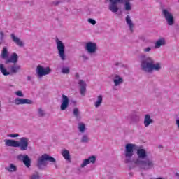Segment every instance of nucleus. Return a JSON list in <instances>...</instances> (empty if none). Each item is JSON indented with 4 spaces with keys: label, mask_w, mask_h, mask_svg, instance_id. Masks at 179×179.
Listing matches in <instances>:
<instances>
[{
    "label": "nucleus",
    "mask_w": 179,
    "mask_h": 179,
    "mask_svg": "<svg viewBox=\"0 0 179 179\" xmlns=\"http://www.w3.org/2000/svg\"><path fill=\"white\" fill-rule=\"evenodd\" d=\"M136 150L137 159L134 160V164L138 166L142 170L148 171L155 169V161L148 156V151L142 147H138L136 144L127 143L124 149V163L128 164L132 162L134 150Z\"/></svg>",
    "instance_id": "1"
},
{
    "label": "nucleus",
    "mask_w": 179,
    "mask_h": 179,
    "mask_svg": "<svg viewBox=\"0 0 179 179\" xmlns=\"http://www.w3.org/2000/svg\"><path fill=\"white\" fill-rule=\"evenodd\" d=\"M140 61L141 71L145 73H152L155 71V72H160L162 69V64L155 62V59L151 57L141 55Z\"/></svg>",
    "instance_id": "2"
},
{
    "label": "nucleus",
    "mask_w": 179,
    "mask_h": 179,
    "mask_svg": "<svg viewBox=\"0 0 179 179\" xmlns=\"http://www.w3.org/2000/svg\"><path fill=\"white\" fill-rule=\"evenodd\" d=\"M17 61H19V56L16 53H13L9 59H7L5 61V64L6 65H8V64H13L8 67L10 71H8L3 64H0V71L1 73H3L4 76L17 73V72L22 69V66L19 64H17Z\"/></svg>",
    "instance_id": "3"
},
{
    "label": "nucleus",
    "mask_w": 179,
    "mask_h": 179,
    "mask_svg": "<svg viewBox=\"0 0 179 179\" xmlns=\"http://www.w3.org/2000/svg\"><path fill=\"white\" fill-rule=\"evenodd\" d=\"M5 145L10 146L11 148H20V150L24 152L27 150L29 148V138L26 137H22L20 138V141L12 139H5Z\"/></svg>",
    "instance_id": "4"
},
{
    "label": "nucleus",
    "mask_w": 179,
    "mask_h": 179,
    "mask_svg": "<svg viewBox=\"0 0 179 179\" xmlns=\"http://www.w3.org/2000/svg\"><path fill=\"white\" fill-rule=\"evenodd\" d=\"M112 4H109L108 9L113 13H117L118 10H120V8H118V3L120 5H124V10L126 12H129V10H132V5L131 4L130 0H110Z\"/></svg>",
    "instance_id": "5"
},
{
    "label": "nucleus",
    "mask_w": 179,
    "mask_h": 179,
    "mask_svg": "<svg viewBox=\"0 0 179 179\" xmlns=\"http://www.w3.org/2000/svg\"><path fill=\"white\" fill-rule=\"evenodd\" d=\"M48 162H50V163H54L55 169H58L57 160L53 157L48 155V154H43L38 158L36 162V167H38L39 170H44V169H45V166L48 164Z\"/></svg>",
    "instance_id": "6"
},
{
    "label": "nucleus",
    "mask_w": 179,
    "mask_h": 179,
    "mask_svg": "<svg viewBox=\"0 0 179 179\" xmlns=\"http://www.w3.org/2000/svg\"><path fill=\"white\" fill-rule=\"evenodd\" d=\"M56 41L59 57H60L62 61H65V59H66V55H65V45H64L62 41L58 39Z\"/></svg>",
    "instance_id": "7"
},
{
    "label": "nucleus",
    "mask_w": 179,
    "mask_h": 179,
    "mask_svg": "<svg viewBox=\"0 0 179 179\" xmlns=\"http://www.w3.org/2000/svg\"><path fill=\"white\" fill-rule=\"evenodd\" d=\"M36 73L38 78H43V76L51 73V69L50 67L44 68L41 65H38L36 67Z\"/></svg>",
    "instance_id": "8"
},
{
    "label": "nucleus",
    "mask_w": 179,
    "mask_h": 179,
    "mask_svg": "<svg viewBox=\"0 0 179 179\" xmlns=\"http://www.w3.org/2000/svg\"><path fill=\"white\" fill-rule=\"evenodd\" d=\"M162 15L165 17L168 26H174V16L171 13L168 11L167 9H164L162 10Z\"/></svg>",
    "instance_id": "9"
},
{
    "label": "nucleus",
    "mask_w": 179,
    "mask_h": 179,
    "mask_svg": "<svg viewBox=\"0 0 179 179\" xmlns=\"http://www.w3.org/2000/svg\"><path fill=\"white\" fill-rule=\"evenodd\" d=\"M17 160H20V162H22L24 166L27 167V169L31 166V159L29 155H23L20 154L17 156Z\"/></svg>",
    "instance_id": "10"
},
{
    "label": "nucleus",
    "mask_w": 179,
    "mask_h": 179,
    "mask_svg": "<svg viewBox=\"0 0 179 179\" xmlns=\"http://www.w3.org/2000/svg\"><path fill=\"white\" fill-rule=\"evenodd\" d=\"M85 50L88 54H96L97 52V43L88 42L85 45Z\"/></svg>",
    "instance_id": "11"
},
{
    "label": "nucleus",
    "mask_w": 179,
    "mask_h": 179,
    "mask_svg": "<svg viewBox=\"0 0 179 179\" xmlns=\"http://www.w3.org/2000/svg\"><path fill=\"white\" fill-rule=\"evenodd\" d=\"M62 103L60 106V110L62 111H65V110H66L69 106V98H68V96H66L64 94L62 95Z\"/></svg>",
    "instance_id": "12"
},
{
    "label": "nucleus",
    "mask_w": 179,
    "mask_h": 179,
    "mask_svg": "<svg viewBox=\"0 0 179 179\" xmlns=\"http://www.w3.org/2000/svg\"><path fill=\"white\" fill-rule=\"evenodd\" d=\"M14 104H15L16 106H20V104H33V101L24 98H16L14 100Z\"/></svg>",
    "instance_id": "13"
},
{
    "label": "nucleus",
    "mask_w": 179,
    "mask_h": 179,
    "mask_svg": "<svg viewBox=\"0 0 179 179\" xmlns=\"http://www.w3.org/2000/svg\"><path fill=\"white\" fill-rule=\"evenodd\" d=\"M96 159L97 158L94 155L90 156L88 159H84L80 167L83 169L85 166H87V164H90V163H92V164H94V163H96Z\"/></svg>",
    "instance_id": "14"
},
{
    "label": "nucleus",
    "mask_w": 179,
    "mask_h": 179,
    "mask_svg": "<svg viewBox=\"0 0 179 179\" xmlns=\"http://www.w3.org/2000/svg\"><path fill=\"white\" fill-rule=\"evenodd\" d=\"M115 86H120L124 83V79L122 78L118 74H113L111 76Z\"/></svg>",
    "instance_id": "15"
},
{
    "label": "nucleus",
    "mask_w": 179,
    "mask_h": 179,
    "mask_svg": "<svg viewBox=\"0 0 179 179\" xmlns=\"http://www.w3.org/2000/svg\"><path fill=\"white\" fill-rule=\"evenodd\" d=\"M11 40L15 43L18 47H24V43H23V41L20 40L15 34H10Z\"/></svg>",
    "instance_id": "16"
},
{
    "label": "nucleus",
    "mask_w": 179,
    "mask_h": 179,
    "mask_svg": "<svg viewBox=\"0 0 179 179\" xmlns=\"http://www.w3.org/2000/svg\"><path fill=\"white\" fill-rule=\"evenodd\" d=\"M78 85L80 86V93L81 96H85L86 94V82L83 80H80L78 82Z\"/></svg>",
    "instance_id": "17"
},
{
    "label": "nucleus",
    "mask_w": 179,
    "mask_h": 179,
    "mask_svg": "<svg viewBox=\"0 0 179 179\" xmlns=\"http://www.w3.org/2000/svg\"><path fill=\"white\" fill-rule=\"evenodd\" d=\"M154 123H155V120H153V119L150 118V115H149V114L145 115L144 127H145V128H148V127H149V125H150V124H154Z\"/></svg>",
    "instance_id": "18"
},
{
    "label": "nucleus",
    "mask_w": 179,
    "mask_h": 179,
    "mask_svg": "<svg viewBox=\"0 0 179 179\" xmlns=\"http://www.w3.org/2000/svg\"><path fill=\"white\" fill-rule=\"evenodd\" d=\"M125 20L130 31H131V33L134 32V28L135 27V24L132 22V20H131V17L129 15H127Z\"/></svg>",
    "instance_id": "19"
},
{
    "label": "nucleus",
    "mask_w": 179,
    "mask_h": 179,
    "mask_svg": "<svg viewBox=\"0 0 179 179\" xmlns=\"http://www.w3.org/2000/svg\"><path fill=\"white\" fill-rule=\"evenodd\" d=\"M166 45V39L161 38L155 42V48H160Z\"/></svg>",
    "instance_id": "20"
},
{
    "label": "nucleus",
    "mask_w": 179,
    "mask_h": 179,
    "mask_svg": "<svg viewBox=\"0 0 179 179\" xmlns=\"http://www.w3.org/2000/svg\"><path fill=\"white\" fill-rule=\"evenodd\" d=\"M1 57L2 59H9V52L8 51V48L6 46L3 48L1 51Z\"/></svg>",
    "instance_id": "21"
},
{
    "label": "nucleus",
    "mask_w": 179,
    "mask_h": 179,
    "mask_svg": "<svg viewBox=\"0 0 179 179\" xmlns=\"http://www.w3.org/2000/svg\"><path fill=\"white\" fill-rule=\"evenodd\" d=\"M103 103V95H99L97 96L96 101L94 102L95 108H99Z\"/></svg>",
    "instance_id": "22"
},
{
    "label": "nucleus",
    "mask_w": 179,
    "mask_h": 179,
    "mask_svg": "<svg viewBox=\"0 0 179 179\" xmlns=\"http://www.w3.org/2000/svg\"><path fill=\"white\" fill-rule=\"evenodd\" d=\"M62 155L65 160L71 162V155H69V151L68 150H63L62 151Z\"/></svg>",
    "instance_id": "23"
},
{
    "label": "nucleus",
    "mask_w": 179,
    "mask_h": 179,
    "mask_svg": "<svg viewBox=\"0 0 179 179\" xmlns=\"http://www.w3.org/2000/svg\"><path fill=\"white\" fill-rule=\"evenodd\" d=\"M73 114L74 117H76L77 121H80V120H82V117H80V112H79V109L78 108H75L73 109Z\"/></svg>",
    "instance_id": "24"
},
{
    "label": "nucleus",
    "mask_w": 179,
    "mask_h": 179,
    "mask_svg": "<svg viewBox=\"0 0 179 179\" xmlns=\"http://www.w3.org/2000/svg\"><path fill=\"white\" fill-rule=\"evenodd\" d=\"M78 129L81 134H85L86 131V125H85V123H78Z\"/></svg>",
    "instance_id": "25"
},
{
    "label": "nucleus",
    "mask_w": 179,
    "mask_h": 179,
    "mask_svg": "<svg viewBox=\"0 0 179 179\" xmlns=\"http://www.w3.org/2000/svg\"><path fill=\"white\" fill-rule=\"evenodd\" d=\"M61 72L63 73V75H69L71 69L68 66H63L62 68Z\"/></svg>",
    "instance_id": "26"
},
{
    "label": "nucleus",
    "mask_w": 179,
    "mask_h": 179,
    "mask_svg": "<svg viewBox=\"0 0 179 179\" xmlns=\"http://www.w3.org/2000/svg\"><path fill=\"white\" fill-rule=\"evenodd\" d=\"M6 170H8V171H10V173H12L13 171H16L17 168H16V166H15L13 164H10L8 168H6Z\"/></svg>",
    "instance_id": "27"
},
{
    "label": "nucleus",
    "mask_w": 179,
    "mask_h": 179,
    "mask_svg": "<svg viewBox=\"0 0 179 179\" xmlns=\"http://www.w3.org/2000/svg\"><path fill=\"white\" fill-rule=\"evenodd\" d=\"M131 120H133L134 122H139V121H141V117H139V115L134 114L132 115Z\"/></svg>",
    "instance_id": "28"
},
{
    "label": "nucleus",
    "mask_w": 179,
    "mask_h": 179,
    "mask_svg": "<svg viewBox=\"0 0 179 179\" xmlns=\"http://www.w3.org/2000/svg\"><path fill=\"white\" fill-rule=\"evenodd\" d=\"M38 117H44V115H45V112H44L43 108H38Z\"/></svg>",
    "instance_id": "29"
},
{
    "label": "nucleus",
    "mask_w": 179,
    "mask_h": 179,
    "mask_svg": "<svg viewBox=\"0 0 179 179\" xmlns=\"http://www.w3.org/2000/svg\"><path fill=\"white\" fill-rule=\"evenodd\" d=\"M82 143H87L89 142V136L87 135H83L81 138Z\"/></svg>",
    "instance_id": "30"
},
{
    "label": "nucleus",
    "mask_w": 179,
    "mask_h": 179,
    "mask_svg": "<svg viewBox=\"0 0 179 179\" xmlns=\"http://www.w3.org/2000/svg\"><path fill=\"white\" fill-rule=\"evenodd\" d=\"M30 179H40V173H38V172H36L35 173H33L30 176Z\"/></svg>",
    "instance_id": "31"
},
{
    "label": "nucleus",
    "mask_w": 179,
    "mask_h": 179,
    "mask_svg": "<svg viewBox=\"0 0 179 179\" xmlns=\"http://www.w3.org/2000/svg\"><path fill=\"white\" fill-rule=\"evenodd\" d=\"M15 94H16V96L18 97H24V94H23V92L20 90L15 92Z\"/></svg>",
    "instance_id": "32"
},
{
    "label": "nucleus",
    "mask_w": 179,
    "mask_h": 179,
    "mask_svg": "<svg viewBox=\"0 0 179 179\" xmlns=\"http://www.w3.org/2000/svg\"><path fill=\"white\" fill-rule=\"evenodd\" d=\"M10 138H19L20 135L19 134H10L8 135Z\"/></svg>",
    "instance_id": "33"
},
{
    "label": "nucleus",
    "mask_w": 179,
    "mask_h": 179,
    "mask_svg": "<svg viewBox=\"0 0 179 179\" xmlns=\"http://www.w3.org/2000/svg\"><path fill=\"white\" fill-rule=\"evenodd\" d=\"M88 22L90 23L91 24H92L93 26H94V24H96V20H94L92 18L88 19Z\"/></svg>",
    "instance_id": "34"
},
{
    "label": "nucleus",
    "mask_w": 179,
    "mask_h": 179,
    "mask_svg": "<svg viewBox=\"0 0 179 179\" xmlns=\"http://www.w3.org/2000/svg\"><path fill=\"white\" fill-rule=\"evenodd\" d=\"M143 51L145 52H150V51H152V48L150 47H147L143 49Z\"/></svg>",
    "instance_id": "35"
},
{
    "label": "nucleus",
    "mask_w": 179,
    "mask_h": 179,
    "mask_svg": "<svg viewBox=\"0 0 179 179\" xmlns=\"http://www.w3.org/2000/svg\"><path fill=\"white\" fill-rule=\"evenodd\" d=\"M82 58L84 61H89V57H87L86 55H83Z\"/></svg>",
    "instance_id": "36"
},
{
    "label": "nucleus",
    "mask_w": 179,
    "mask_h": 179,
    "mask_svg": "<svg viewBox=\"0 0 179 179\" xmlns=\"http://www.w3.org/2000/svg\"><path fill=\"white\" fill-rule=\"evenodd\" d=\"M0 40H3V36H4V34H3V32H0Z\"/></svg>",
    "instance_id": "37"
},
{
    "label": "nucleus",
    "mask_w": 179,
    "mask_h": 179,
    "mask_svg": "<svg viewBox=\"0 0 179 179\" xmlns=\"http://www.w3.org/2000/svg\"><path fill=\"white\" fill-rule=\"evenodd\" d=\"M75 76H76V79H79V73H76Z\"/></svg>",
    "instance_id": "38"
},
{
    "label": "nucleus",
    "mask_w": 179,
    "mask_h": 179,
    "mask_svg": "<svg viewBox=\"0 0 179 179\" xmlns=\"http://www.w3.org/2000/svg\"><path fill=\"white\" fill-rule=\"evenodd\" d=\"M54 5L57 6V5H59V1H55L53 3Z\"/></svg>",
    "instance_id": "39"
},
{
    "label": "nucleus",
    "mask_w": 179,
    "mask_h": 179,
    "mask_svg": "<svg viewBox=\"0 0 179 179\" xmlns=\"http://www.w3.org/2000/svg\"><path fill=\"white\" fill-rule=\"evenodd\" d=\"M27 80L29 81L31 80V77H30V76H27Z\"/></svg>",
    "instance_id": "40"
},
{
    "label": "nucleus",
    "mask_w": 179,
    "mask_h": 179,
    "mask_svg": "<svg viewBox=\"0 0 179 179\" xmlns=\"http://www.w3.org/2000/svg\"><path fill=\"white\" fill-rule=\"evenodd\" d=\"M159 149H163V145H159Z\"/></svg>",
    "instance_id": "41"
},
{
    "label": "nucleus",
    "mask_w": 179,
    "mask_h": 179,
    "mask_svg": "<svg viewBox=\"0 0 179 179\" xmlns=\"http://www.w3.org/2000/svg\"><path fill=\"white\" fill-rule=\"evenodd\" d=\"M176 177H178V178H179V173H176Z\"/></svg>",
    "instance_id": "42"
},
{
    "label": "nucleus",
    "mask_w": 179,
    "mask_h": 179,
    "mask_svg": "<svg viewBox=\"0 0 179 179\" xmlns=\"http://www.w3.org/2000/svg\"><path fill=\"white\" fill-rule=\"evenodd\" d=\"M115 65L117 66V65H118V63H116Z\"/></svg>",
    "instance_id": "43"
},
{
    "label": "nucleus",
    "mask_w": 179,
    "mask_h": 179,
    "mask_svg": "<svg viewBox=\"0 0 179 179\" xmlns=\"http://www.w3.org/2000/svg\"><path fill=\"white\" fill-rule=\"evenodd\" d=\"M0 113H1V103H0Z\"/></svg>",
    "instance_id": "44"
}]
</instances>
